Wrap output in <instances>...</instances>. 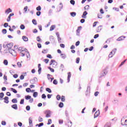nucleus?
Segmentation results:
<instances>
[{
	"label": "nucleus",
	"instance_id": "17",
	"mask_svg": "<svg viewBox=\"0 0 127 127\" xmlns=\"http://www.w3.org/2000/svg\"><path fill=\"white\" fill-rule=\"evenodd\" d=\"M10 90L11 91H12V92H13V93H14L15 94H16V93H17V91H16V90H15V89L14 88H11Z\"/></svg>",
	"mask_w": 127,
	"mask_h": 127
},
{
	"label": "nucleus",
	"instance_id": "63",
	"mask_svg": "<svg viewBox=\"0 0 127 127\" xmlns=\"http://www.w3.org/2000/svg\"><path fill=\"white\" fill-rule=\"evenodd\" d=\"M38 68H39V69H38V73H39V74H41L42 68H41V67H38Z\"/></svg>",
	"mask_w": 127,
	"mask_h": 127
},
{
	"label": "nucleus",
	"instance_id": "45",
	"mask_svg": "<svg viewBox=\"0 0 127 127\" xmlns=\"http://www.w3.org/2000/svg\"><path fill=\"white\" fill-rule=\"evenodd\" d=\"M44 62H45V63L46 64H47L49 62V59H44Z\"/></svg>",
	"mask_w": 127,
	"mask_h": 127
},
{
	"label": "nucleus",
	"instance_id": "27",
	"mask_svg": "<svg viewBox=\"0 0 127 127\" xmlns=\"http://www.w3.org/2000/svg\"><path fill=\"white\" fill-rule=\"evenodd\" d=\"M46 90L47 91V92H48V93H52V91H51V89H50V88H47L46 89Z\"/></svg>",
	"mask_w": 127,
	"mask_h": 127
},
{
	"label": "nucleus",
	"instance_id": "4",
	"mask_svg": "<svg viewBox=\"0 0 127 127\" xmlns=\"http://www.w3.org/2000/svg\"><path fill=\"white\" fill-rule=\"evenodd\" d=\"M26 50H24V49L22 48V47H19L18 49V51L19 53H21L22 52H26Z\"/></svg>",
	"mask_w": 127,
	"mask_h": 127
},
{
	"label": "nucleus",
	"instance_id": "48",
	"mask_svg": "<svg viewBox=\"0 0 127 127\" xmlns=\"http://www.w3.org/2000/svg\"><path fill=\"white\" fill-rule=\"evenodd\" d=\"M26 110L27 111H30V106H27L26 107Z\"/></svg>",
	"mask_w": 127,
	"mask_h": 127
},
{
	"label": "nucleus",
	"instance_id": "15",
	"mask_svg": "<svg viewBox=\"0 0 127 127\" xmlns=\"http://www.w3.org/2000/svg\"><path fill=\"white\" fill-rule=\"evenodd\" d=\"M22 39H23L24 41H28V38L25 36H23L22 37Z\"/></svg>",
	"mask_w": 127,
	"mask_h": 127
},
{
	"label": "nucleus",
	"instance_id": "53",
	"mask_svg": "<svg viewBox=\"0 0 127 127\" xmlns=\"http://www.w3.org/2000/svg\"><path fill=\"white\" fill-rule=\"evenodd\" d=\"M39 29L40 30V31H42V26L41 25H40L38 26Z\"/></svg>",
	"mask_w": 127,
	"mask_h": 127
},
{
	"label": "nucleus",
	"instance_id": "36",
	"mask_svg": "<svg viewBox=\"0 0 127 127\" xmlns=\"http://www.w3.org/2000/svg\"><path fill=\"white\" fill-rule=\"evenodd\" d=\"M79 62H80V58H77L76 61V63L77 64H79Z\"/></svg>",
	"mask_w": 127,
	"mask_h": 127
},
{
	"label": "nucleus",
	"instance_id": "51",
	"mask_svg": "<svg viewBox=\"0 0 127 127\" xmlns=\"http://www.w3.org/2000/svg\"><path fill=\"white\" fill-rule=\"evenodd\" d=\"M53 84L55 85H57L58 84V82H57V80L56 79H55L53 81Z\"/></svg>",
	"mask_w": 127,
	"mask_h": 127
},
{
	"label": "nucleus",
	"instance_id": "29",
	"mask_svg": "<svg viewBox=\"0 0 127 127\" xmlns=\"http://www.w3.org/2000/svg\"><path fill=\"white\" fill-rule=\"evenodd\" d=\"M25 99L26 100H30V99H31V96H30L29 95H27L25 96Z\"/></svg>",
	"mask_w": 127,
	"mask_h": 127
},
{
	"label": "nucleus",
	"instance_id": "30",
	"mask_svg": "<svg viewBox=\"0 0 127 127\" xmlns=\"http://www.w3.org/2000/svg\"><path fill=\"white\" fill-rule=\"evenodd\" d=\"M36 10H38V11H40V10H41V6H38L37 7Z\"/></svg>",
	"mask_w": 127,
	"mask_h": 127
},
{
	"label": "nucleus",
	"instance_id": "46",
	"mask_svg": "<svg viewBox=\"0 0 127 127\" xmlns=\"http://www.w3.org/2000/svg\"><path fill=\"white\" fill-rule=\"evenodd\" d=\"M48 68L50 70L51 72H52L53 73H54V69H53L50 67H48Z\"/></svg>",
	"mask_w": 127,
	"mask_h": 127
},
{
	"label": "nucleus",
	"instance_id": "41",
	"mask_svg": "<svg viewBox=\"0 0 127 127\" xmlns=\"http://www.w3.org/2000/svg\"><path fill=\"white\" fill-rule=\"evenodd\" d=\"M37 41L38 42H40V41H41V39L40 38V36H38L37 37Z\"/></svg>",
	"mask_w": 127,
	"mask_h": 127
},
{
	"label": "nucleus",
	"instance_id": "58",
	"mask_svg": "<svg viewBox=\"0 0 127 127\" xmlns=\"http://www.w3.org/2000/svg\"><path fill=\"white\" fill-rule=\"evenodd\" d=\"M59 123L60 125H62V124H63V120H59Z\"/></svg>",
	"mask_w": 127,
	"mask_h": 127
},
{
	"label": "nucleus",
	"instance_id": "34",
	"mask_svg": "<svg viewBox=\"0 0 127 127\" xmlns=\"http://www.w3.org/2000/svg\"><path fill=\"white\" fill-rule=\"evenodd\" d=\"M7 32V31H6V29H3L2 30V33H3V34H5Z\"/></svg>",
	"mask_w": 127,
	"mask_h": 127
},
{
	"label": "nucleus",
	"instance_id": "3",
	"mask_svg": "<svg viewBox=\"0 0 127 127\" xmlns=\"http://www.w3.org/2000/svg\"><path fill=\"white\" fill-rule=\"evenodd\" d=\"M50 65H52V67H53V68H56V66H57V63L55 61V60H52L50 62Z\"/></svg>",
	"mask_w": 127,
	"mask_h": 127
},
{
	"label": "nucleus",
	"instance_id": "61",
	"mask_svg": "<svg viewBox=\"0 0 127 127\" xmlns=\"http://www.w3.org/2000/svg\"><path fill=\"white\" fill-rule=\"evenodd\" d=\"M1 125L2 126H5V125H6V123H5V122H4V121H2L1 122Z\"/></svg>",
	"mask_w": 127,
	"mask_h": 127
},
{
	"label": "nucleus",
	"instance_id": "47",
	"mask_svg": "<svg viewBox=\"0 0 127 127\" xmlns=\"http://www.w3.org/2000/svg\"><path fill=\"white\" fill-rule=\"evenodd\" d=\"M36 14L38 16H40V14H41V12L39 11L36 12Z\"/></svg>",
	"mask_w": 127,
	"mask_h": 127
},
{
	"label": "nucleus",
	"instance_id": "28",
	"mask_svg": "<svg viewBox=\"0 0 127 127\" xmlns=\"http://www.w3.org/2000/svg\"><path fill=\"white\" fill-rule=\"evenodd\" d=\"M61 101H62V102H65V96H64L63 95L62 96Z\"/></svg>",
	"mask_w": 127,
	"mask_h": 127
},
{
	"label": "nucleus",
	"instance_id": "5",
	"mask_svg": "<svg viewBox=\"0 0 127 127\" xmlns=\"http://www.w3.org/2000/svg\"><path fill=\"white\" fill-rule=\"evenodd\" d=\"M99 116H100V111H97L95 114H94V119H96V118H98V117H99Z\"/></svg>",
	"mask_w": 127,
	"mask_h": 127
},
{
	"label": "nucleus",
	"instance_id": "22",
	"mask_svg": "<svg viewBox=\"0 0 127 127\" xmlns=\"http://www.w3.org/2000/svg\"><path fill=\"white\" fill-rule=\"evenodd\" d=\"M34 98H36V97H37V96H38V93L35 92H34L33 95Z\"/></svg>",
	"mask_w": 127,
	"mask_h": 127
},
{
	"label": "nucleus",
	"instance_id": "56",
	"mask_svg": "<svg viewBox=\"0 0 127 127\" xmlns=\"http://www.w3.org/2000/svg\"><path fill=\"white\" fill-rule=\"evenodd\" d=\"M99 94V91H96L95 93H94V96H95V97H97V96H98Z\"/></svg>",
	"mask_w": 127,
	"mask_h": 127
},
{
	"label": "nucleus",
	"instance_id": "43",
	"mask_svg": "<svg viewBox=\"0 0 127 127\" xmlns=\"http://www.w3.org/2000/svg\"><path fill=\"white\" fill-rule=\"evenodd\" d=\"M52 123V120L51 119L48 120V123H47V125H51V124Z\"/></svg>",
	"mask_w": 127,
	"mask_h": 127
},
{
	"label": "nucleus",
	"instance_id": "39",
	"mask_svg": "<svg viewBox=\"0 0 127 127\" xmlns=\"http://www.w3.org/2000/svg\"><path fill=\"white\" fill-rule=\"evenodd\" d=\"M42 99H44L45 100L46 99V95L45 94L42 95Z\"/></svg>",
	"mask_w": 127,
	"mask_h": 127
},
{
	"label": "nucleus",
	"instance_id": "14",
	"mask_svg": "<svg viewBox=\"0 0 127 127\" xmlns=\"http://www.w3.org/2000/svg\"><path fill=\"white\" fill-rule=\"evenodd\" d=\"M27 51V50H26V52H25L26 56L27 58H29L30 57V55L29 54V52Z\"/></svg>",
	"mask_w": 127,
	"mask_h": 127
},
{
	"label": "nucleus",
	"instance_id": "21",
	"mask_svg": "<svg viewBox=\"0 0 127 127\" xmlns=\"http://www.w3.org/2000/svg\"><path fill=\"white\" fill-rule=\"evenodd\" d=\"M67 125L68 127H72V122L71 121L68 122Z\"/></svg>",
	"mask_w": 127,
	"mask_h": 127
},
{
	"label": "nucleus",
	"instance_id": "13",
	"mask_svg": "<svg viewBox=\"0 0 127 127\" xmlns=\"http://www.w3.org/2000/svg\"><path fill=\"white\" fill-rule=\"evenodd\" d=\"M125 39V37L121 36L117 39V41H121V40H124Z\"/></svg>",
	"mask_w": 127,
	"mask_h": 127
},
{
	"label": "nucleus",
	"instance_id": "2",
	"mask_svg": "<svg viewBox=\"0 0 127 127\" xmlns=\"http://www.w3.org/2000/svg\"><path fill=\"white\" fill-rule=\"evenodd\" d=\"M121 124L122 126H127V118L123 117L121 119Z\"/></svg>",
	"mask_w": 127,
	"mask_h": 127
},
{
	"label": "nucleus",
	"instance_id": "55",
	"mask_svg": "<svg viewBox=\"0 0 127 127\" xmlns=\"http://www.w3.org/2000/svg\"><path fill=\"white\" fill-rule=\"evenodd\" d=\"M17 64L18 67H21V64L20 63V62H18L17 63Z\"/></svg>",
	"mask_w": 127,
	"mask_h": 127
},
{
	"label": "nucleus",
	"instance_id": "40",
	"mask_svg": "<svg viewBox=\"0 0 127 127\" xmlns=\"http://www.w3.org/2000/svg\"><path fill=\"white\" fill-rule=\"evenodd\" d=\"M70 2L71 4H72L73 5H74V4H75V1L74 0H71L70 1Z\"/></svg>",
	"mask_w": 127,
	"mask_h": 127
},
{
	"label": "nucleus",
	"instance_id": "59",
	"mask_svg": "<svg viewBox=\"0 0 127 127\" xmlns=\"http://www.w3.org/2000/svg\"><path fill=\"white\" fill-rule=\"evenodd\" d=\"M126 61H127V60H125L124 62H123L121 64H120V66H123V65H124V64H125V63H126Z\"/></svg>",
	"mask_w": 127,
	"mask_h": 127
},
{
	"label": "nucleus",
	"instance_id": "62",
	"mask_svg": "<svg viewBox=\"0 0 127 127\" xmlns=\"http://www.w3.org/2000/svg\"><path fill=\"white\" fill-rule=\"evenodd\" d=\"M20 80H23V79H24V76H23V75H21L20 76Z\"/></svg>",
	"mask_w": 127,
	"mask_h": 127
},
{
	"label": "nucleus",
	"instance_id": "11",
	"mask_svg": "<svg viewBox=\"0 0 127 127\" xmlns=\"http://www.w3.org/2000/svg\"><path fill=\"white\" fill-rule=\"evenodd\" d=\"M29 124L30 127H32V126H33L32 124V119L31 118H29Z\"/></svg>",
	"mask_w": 127,
	"mask_h": 127
},
{
	"label": "nucleus",
	"instance_id": "44",
	"mask_svg": "<svg viewBox=\"0 0 127 127\" xmlns=\"http://www.w3.org/2000/svg\"><path fill=\"white\" fill-rule=\"evenodd\" d=\"M31 89H30V88H29L26 89V91L27 92V93H29L30 92H31Z\"/></svg>",
	"mask_w": 127,
	"mask_h": 127
},
{
	"label": "nucleus",
	"instance_id": "35",
	"mask_svg": "<svg viewBox=\"0 0 127 127\" xmlns=\"http://www.w3.org/2000/svg\"><path fill=\"white\" fill-rule=\"evenodd\" d=\"M61 99V96L59 95H58L57 96V100H58V101H60Z\"/></svg>",
	"mask_w": 127,
	"mask_h": 127
},
{
	"label": "nucleus",
	"instance_id": "7",
	"mask_svg": "<svg viewBox=\"0 0 127 127\" xmlns=\"http://www.w3.org/2000/svg\"><path fill=\"white\" fill-rule=\"evenodd\" d=\"M102 25L98 26L97 27V28L96 29V32H101V30H102Z\"/></svg>",
	"mask_w": 127,
	"mask_h": 127
},
{
	"label": "nucleus",
	"instance_id": "26",
	"mask_svg": "<svg viewBox=\"0 0 127 127\" xmlns=\"http://www.w3.org/2000/svg\"><path fill=\"white\" fill-rule=\"evenodd\" d=\"M32 23H33V24H34V25H37V22H36V20L35 19H33Z\"/></svg>",
	"mask_w": 127,
	"mask_h": 127
},
{
	"label": "nucleus",
	"instance_id": "19",
	"mask_svg": "<svg viewBox=\"0 0 127 127\" xmlns=\"http://www.w3.org/2000/svg\"><path fill=\"white\" fill-rule=\"evenodd\" d=\"M56 26L55 25H52L50 27V31H52L53 30H54V29L55 28Z\"/></svg>",
	"mask_w": 127,
	"mask_h": 127
},
{
	"label": "nucleus",
	"instance_id": "9",
	"mask_svg": "<svg viewBox=\"0 0 127 127\" xmlns=\"http://www.w3.org/2000/svg\"><path fill=\"white\" fill-rule=\"evenodd\" d=\"M4 102L6 104H8L9 101H8V97L6 96L4 98Z\"/></svg>",
	"mask_w": 127,
	"mask_h": 127
},
{
	"label": "nucleus",
	"instance_id": "64",
	"mask_svg": "<svg viewBox=\"0 0 127 127\" xmlns=\"http://www.w3.org/2000/svg\"><path fill=\"white\" fill-rule=\"evenodd\" d=\"M98 37H99V34H96L94 35V38L96 39V38H98Z\"/></svg>",
	"mask_w": 127,
	"mask_h": 127
},
{
	"label": "nucleus",
	"instance_id": "16",
	"mask_svg": "<svg viewBox=\"0 0 127 127\" xmlns=\"http://www.w3.org/2000/svg\"><path fill=\"white\" fill-rule=\"evenodd\" d=\"M4 96V94H3V93L1 92L0 93V101H1V99L3 98Z\"/></svg>",
	"mask_w": 127,
	"mask_h": 127
},
{
	"label": "nucleus",
	"instance_id": "12",
	"mask_svg": "<svg viewBox=\"0 0 127 127\" xmlns=\"http://www.w3.org/2000/svg\"><path fill=\"white\" fill-rule=\"evenodd\" d=\"M11 108H12V109H14V110H17V104H13L11 106Z\"/></svg>",
	"mask_w": 127,
	"mask_h": 127
},
{
	"label": "nucleus",
	"instance_id": "1",
	"mask_svg": "<svg viewBox=\"0 0 127 127\" xmlns=\"http://www.w3.org/2000/svg\"><path fill=\"white\" fill-rule=\"evenodd\" d=\"M12 46H13L12 43H9L8 44H6V45H3V47H6L7 48H8L9 53L11 54L13 56H14V54H15V51L11 49V48H12Z\"/></svg>",
	"mask_w": 127,
	"mask_h": 127
},
{
	"label": "nucleus",
	"instance_id": "42",
	"mask_svg": "<svg viewBox=\"0 0 127 127\" xmlns=\"http://www.w3.org/2000/svg\"><path fill=\"white\" fill-rule=\"evenodd\" d=\"M112 57H113V52H111L109 55V58H112Z\"/></svg>",
	"mask_w": 127,
	"mask_h": 127
},
{
	"label": "nucleus",
	"instance_id": "33",
	"mask_svg": "<svg viewBox=\"0 0 127 127\" xmlns=\"http://www.w3.org/2000/svg\"><path fill=\"white\" fill-rule=\"evenodd\" d=\"M20 28H21V29L23 30L25 28V26H24V25L23 24H21L20 26Z\"/></svg>",
	"mask_w": 127,
	"mask_h": 127
},
{
	"label": "nucleus",
	"instance_id": "49",
	"mask_svg": "<svg viewBox=\"0 0 127 127\" xmlns=\"http://www.w3.org/2000/svg\"><path fill=\"white\" fill-rule=\"evenodd\" d=\"M81 28V26L78 27V29L76 30V32L77 33H80V29L79 28Z\"/></svg>",
	"mask_w": 127,
	"mask_h": 127
},
{
	"label": "nucleus",
	"instance_id": "32",
	"mask_svg": "<svg viewBox=\"0 0 127 127\" xmlns=\"http://www.w3.org/2000/svg\"><path fill=\"white\" fill-rule=\"evenodd\" d=\"M104 127H111V124L110 123H107Z\"/></svg>",
	"mask_w": 127,
	"mask_h": 127
},
{
	"label": "nucleus",
	"instance_id": "57",
	"mask_svg": "<svg viewBox=\"0 0 127 127\" xmlns=\"http://www.w3.org/2000/svg\"><path fill=\"white\" fill-rule=\"evenodd\" d=\"M98 18L102 19L103 18V16L101 14H98Z\"/></svg>",
	"mask_w": 127,
	"mask_h": 127
},
{
	"label": "nucleus",
	"instance_id": "50",
	"mask_svg": "<svg viewBox=\"0 0 127 127\" xmlns=\"http://www.w3.org/2000/svg\"><path fill=\"white\" fill-rule=\"evenodd\" d=\"M47 57L48 58H50V59H52V56H51V55L50 54H48L47 56Z\"/></svg>",
	"mask_w": 127,
	"mask_h": 127
},
{
	"label": "nucleus",
	"instance_id": "23",
	"mask_svg": "<svg viewBox=\"0 0 127 127\" xmlns=\"http://www.w3.org/2000/svg\"><path fill=\"white\" fill-rule=\"evenodd\" d=\"M61 56L62 57V58L63 59H65V58H66V55H65V54H61Z\"/></svg>",
	"mask_w": 127,
	"mask_h": 127
},
{
	"label": "nucleus",
	"instance_id": "20",
	"mask_svg": "<svg viewBox=\"0 0 127 127\" xmlns=\"http://www.w3.org/2000/svg\"><path fill=\"white\" fill-rule=\"evenodd\" d=\"M3 64L4 65H5L6 66H7V65L8 64V62L7 61V60H4L3 61Z\"/></svg>",
	"mask_w": 127,
	"mask_h": 127
},
{
	"label": "nucleus",
	"instance_id": "60",
	"mask_svg": "<svg viewBox=\"0 0 127 127\" xmlns=\"http://www.w3.org/2000/svg\"><path fill=\"white\" fill-rule=\"evenodd\" d=\"M80 44V41H78L77 42L75 43L76 46H79V45Z\"/></svg>",
	"mask_w": 127,
	"mask_h": 127
},
{
	"label": "nucleus",
	"instance_id": "10",
	"mask_svg": "<svg viewBox=\"0 0 127 127\" xmlns=\"http://www.w3.org/2000/svg\"><path fill=\"white\" fill-rule=\"evenodd\" d=\"M67 75V82L69 83L70 82V78H71V72H68Z\"/></svg>",
	"mask_w": 127,
	"mask_h": 127
},
{
	"label": "nucleus",
	"instance_id": "37",
	"mask_svg": "<svg viewBox=\"0 0 127 127\" xmlns=\"http://www.w3.org/2000/svg\"><path fill=\"white\" fill-rule=\"evenodd\" d=\"M38 121H39V123H41V122H43V119H42V118L40 117H39Z\"/></svg>",
	"mask_w": 127,
	"mask_h": 127
},
{
	"label": "nucleus",
	"instance_id": "54",
	"mask_svg": "<svg viewBox=\"0 0 127 127\" xmlns=\"http://www.w3.org/2000/svg\"><path fill=\"white\" fill-rule=\"evenodd\" d=\"M27 8H28V7L27 6H26L24 8V10L25 12H26V11H27Z\"/></svg>",
	"mask_w": 127,
	"mask_h": 127
},
{
	"label": "nucleus",
	"instance_id": "52",
	"mask_svg": "<svg viewBox=\"0 0 127 127\" xmlns=\"http://www.w3.org/2000/svg\"><path fill=\"white\" fill-rule=\"evenodd\" d=\"M24 99H21V101H20V104H21V105H22V104H24Z\"/></svg>",
	"mask_w": 127,
	"mask_h": 127
},
{
	"label": "nucleus",
	"instance_id": "31",
	"mask_svg": "<svg viewBox=\"0 0 127 127\" xmlns=\"http://www.w3.org/2000/svg\"><path fill=\"white\" fill-rule=\"evenodd\" d=\"M89 7H90V6L88 5H86V6L84 7V9H85V10H88V9L89 8Z\"/></svg>",
	"mask_w": 127,
	"mask_h": 127
},
{
	"label": "nucleus",
	"instance_id": "25",
	"mask_svg": "<svg viewBox=\"0 0 127 127\" xmlns=\"http://www.w3.org/2000/svg\"><path fill=\"white\" fill-rule=\"evenodd\" d=\"M64 106V104H63V103H62V102L60 103V104L59 105V107L60 108H63Z\"/></svg>",
	"mask_w": 127,
	"mask_h": 127
},
{
	"label": "nucleus",
	"instance_id": "8",
	"mask_svg": "<svg viewBox=\"0 0 127 127\" xmlns=\"http://www.w3.org/2000/svg\"><path fill=\"white\" fill-rule=\"evenodd\" d=\"M87 14H88V12H87V11H85L82 15V18H86L87 16H86V15H87Z\"/></svg>",
	"mask_w": 127,
	"mask_h": 127
},
{
	"label": "nucleus",
	"instance_id": "38",
	"mask_svg": "<svg viewBox=\"0 0 127 127\" xmlns=\"http://www.w3.org/2000/svg\"><path fill=\"white\" fill-rule=\"evenodd\" d=\"M50 117H51L50 113L48 112V113H47L46 115V118H50Z\"/></svg>",
	"mask_w": 127,
	"mask_h": 127
},
{
	"label": "nucleus",
	"instance_id": "18",
	"mask_svg": "<svg viewBox=\"0 0 127 127\" xmlns=\"http://www.w3.org/2000/svg\"><path fill=\"white\" fill-rule=\"evenodd\" d=\"M12 103H13V104H16V103H17V99L14 98L12 100Z\"/></svg>",
	"mask_w": 127,
	"mask_h": 127
},
{
	"label": "nucleus",
	"instance_id": "6",
	"mask_svg": "<svg viewBox=\"0 0 127 127\" xmlns=\"http://www.w3.org/2000/svg\"><path fill=\"white\" fill-rule=\"evenodd\" d=\"M10 12H12V10H11L10 8H8L5 11V13H6V14H8Z\"/></svg>",
	"mask_w": 127,
	"mask_h": 127
},
{
	"label": "nucleus",
	"instance_id": "24",
	"mask_svg": "<svg viewBox=\"0 0 127 127\" xmlns=\"http://www.w3.org/2000/svg\"><path fill=\"white\" fill-rule=\"evenodd\" d=\"M70 15H71L73 17L76 16V12H72L70 13Z\"/></svg>",
	"mask_w": 127,
	"mask_h": 127
}]
</instances>
